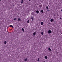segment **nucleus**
<instances>
[{"mask_svg":"<svg viewBox=\"0 0 62 62\" xmlns=\"http://www.w3.org/2000/svg\"><path fill=\"white\" fill-rule=\"evenodd\" d=\"M48 33H49V34L51 33L52 32V31L49 30L48 31Z\"/></svg>","mask_w":62,"mask_h":62,"instance_id":"f257e3e1","label":"nucleus"},{"mask_svg":"<svg viewBox=\"0 0 62 62\" xmlns=\"http://www.w3.org/2000/svg\"><path fill=\"white\" fill-rule=\"evenodd\" d=\"M48 49L49 51H50V52H52V50H51V49L50 48H49Z\"/></svg>","mask_w":62,"mask_h":62,"instance_id":"f03ea898","label":"nucleus"},{"mask_svg":"<svg viewBox=\"0 0 62 62\" xmlns=\"http://www.w3.org/2000/svg\"><path fill=\"white\" fill-rule=\"evenodd\" d=\"M36 32H34L33 33V35H35L36 34Z\"/></svg>","mask_w":62,"mask_h":62,"instance_id":"7ed1b4c3","label":"nucleus"},{"mask_svg":"<svg viewBox=\"0 0 62 62\" xmlns=\"http://www.w3.org/2000/svg\"><path fill=\"white\" fill-rule=\"evenodd\" d=\"M17 18H15L14 19V20L15 21H16V20H17Z\"/></svg>","mask_w":62,"mask_h":62,"instance_id":"20e7f679","label":"nucleus"},{"mask_svg":"<svg viewBox=\"0 0 62 62\" xmlns=\"http://www.w3.org/2000/svg\"><path fill=\"white\" fill-rule=\"evenodd\" d=\"M50 21L51 22H53V21H54V19H51Z\"/></svg>","mask_w":62,"mask_h":62,"instance_id":"39448f33","label":"nucleus"},{"mask_svg":"<svg viewBox=\"0 0 62 62\" xmlns=\"http://www.w3.org/2000/svg\"><path fill=\"white\" fill-rule=\"evenodd\" d=\"M41 25H42L43 24V23L42 22H41L40 23Z\"/></svg>","mask_w":62,"mask_h":62,"instance_id":"423d86ee","label":"nucleus"},{"mask_svg":"<svg viewBox=\"0 0 62 62\" xmlns=\"http://www.w3.org/2000/svg\"><path fill=\"white\" fill-rule=\"evenodd\" d=\"M10 27H12V28H13V26H12V25H10Z\"/></svg>","mask_w":62,"mask_h":62,"instance_id":"0eeeda50","label":"nucleus"},{"mask_svg":"<svg viewBox=\"0 0 62 62\" xmlns=\"http://www.w3.org/2000/svg\"><path fill=\"white\" fill-rule=\"evenodd\" d=\"M31 19H32V20L33 21L34 19V17H31Z\"/></svg>","mask_w":62,"mask_h":62,"instance_id":"6e6552de","label":"nucleus"},{"mask_svg":"<svg viewBox=\"0 0 62 62\" xmlns=\"http://www.w3.org/2000/svg\"><path fill=\"white\" fill-rule=\"evenodd\" d=\"M22 31L23 32H24V29H23V28H22Z\"/></svg>","mask_w":62,"mask_h":62,"instance_id":"1a4fd4ad","label":"nucleus"},{"mask_svg":"<svg viewBox=\"0 0 62 62\" xmlns=\"http://www.w3.org/2000/svg\"><path fill=\"white\" fill-rule=\"evenodd\" d=\"M25 61H27V58L25 59H24Z\"/></svg>","mask_w":62,"mask_h":62,"instance_id":"9d476101","label":"nucleus"},{"mask_svg":"<svg viewBox=\"0 0 62 62\" xmlns=\"http://www.w3.org/2000/svg\"><path fill=\"white\" fill-rule=\"evenodd\" d=\"M23 0H22L21 1V4H22V3H23Z\"/></svg>","mask_w":62,"mask_h":62,"instance_id":"9b49d317","label":"nucleus"},{"mask_svg":"<svg viewBox=\"0 0 62 62\" xmlns=\"http://www.w3.org/2000/svg\"><path fill=\"white\" fill-rule=\"evenodd\" d=\"M18 21H21V18H19L18 19Z\"/></svg>","mask_w":62,"mask_h":62,"instance_id":"f8f14e48","label":"nucleus"},{"mask_svg":"<svg viewBox=\"0 0 62 62\" xmlns=\"http://www.w3.org/2000/svg\"><path fill=\"white\" fill-rule=\"evenodd\" d=\"M37 61L38 62H39V58H38V60H37Z\"/></svg>","mask_w":62,"mask_h":62,"instance_id":"ddd939ff","label":"nucleus"},{"mask_svg":"<svg viewBox=\"0 0 62 62\" xmlns=\"http://www.w3.org/2000/svg\"><path fill=\"white\" fill-rule=\"evenodd\" d=\"M36 12L37 13H39V11H37Z\"/></svg>","mask_w":62,"mask_h":62,"instance_id":"4468645a","label":"nucleus"},{"mask_svg":"<svg viewBox=\"0 0 62 62\" xmlns=\"http://www.w3.org/2000/svg\"><path fill=\"white\" fill-rule=\"evenodd\" d=\"M45 58L46 59H47V56H46L45 57Z\"/></svg>","mask_w":62,"mask_h":62,"instance_id":"2eb2a0df","label":"nucleus"},{"mask_svg":"<svg viewBox=\"0 0 62 62\" xmlns=\"http://www.w3.org/2000/svg\"><path fill=\"white\" fill-rule=\"evenodd\" d=\"M41 12L42 13H43V10H42L41 11Z\"/></svg>","mask_w":62,"mask_h":62,"instance_id":"dca6fc26","label":"nucleus"},{"mask_svg":"<svg viewBox=\"0 0 62 62\" xmlns=\"http://www.w3.org/2000/svg\"><path fill=\"white\" fill-rule=\"evenodd\" d=\"M4 43V44H6L7 43V42L6 41H5Z\"/></svg>","mask_w":62,"mask_h":62,"instance_id":"f3484780","label":"nucleus"},{"mask_svg":"<svg viewBox=\"0 0 62 62\" xmlns=\"http://www.w3.org/2000/svg\"><path fill=\"white\" fill-rule=\"evenodd\" d=\"M46 8L47 9H49V8L48 7V6L46 7Z\"/></svg>","mask_w":62,"mask_h":62,"instance_id":"a211bd4d","label":"nucleus"},{"mask_svg":"<svg viewBox=\"0 0 62 62\" xmlns=\"http://www.w3.org/2000/svg\"><path fill=\"white\" fill-rule=\"evenodd\" d=\"M41 34L42 35H43V32H41Z\"/></svg>","mask_w":62,"mask_h":62,"instance_id":"6ab92c4d","label":"nucleus"},{"mask_svg":"<svg viewBox=\"0 0 62 62\" xmlns=\"http://www.w3.org/2000/svg\"><path fill=\"white\" fill-rule=\"evenodd\" d=\"M29 20H28L27 21V23H29Z\"/></svg>","mask_w":62,"mask_h":62,"instance_id":"aec40b11","label":"nucleus"},{"mask_svg":"<svg viewBox=\"0 0 62 62\" xmlns=\"http://www.w3.org/2000/svg\"><path fill=\"white\" fill-rule=\"evenodd\" d=\"M61 11H62V9L61 10Z\"/></svg>","mask_w":62,"mask_h":62,"instance_id":"412c9836","label":"nucleus"},{"mask_svg":"<svg viewBox=\"0 0 62 62\" xmlns=\"http://www.w3.org/2000/svg\"><path fill=\"white\" fill-rule=\"evenodd\" d=\"M40 8H41V6H40Z\"/></svg>","mask_w":62,"mask_h":62,"instance_id":"4be33fe9","label":"nucleus"},{"mask_svg":"<svg viewBox=\"0 0 62 62\" xmlns=\"http://www.w3.org/2000/svg\"><path fill=\"white\" fill-rule=\"evenodd\" d=\"M60 19H61V18H60Z\"/></svg>","mask_w":62,"mask_h":62,"instance_id":"5701e85b","label":"nucleus"},{"mask_svg":"<svg viewBox=\"0 0 62 62\" xmlns=\"http://www.w3.org/2000/svg\"><path fill=\"white\" fill-rule=\"evenodd\" d=\"M48 11H50V10H48Z\"/></svg>","mask_w":62,"mask_h":62,"instance_id":"b1692460","label":"nucleus"},{"mask_svg":"<svg viewBox=\"0 0 62 62\" xmlns=\"http://www.w3.org/2000/svg\"><path fill=\"white\" fill-rule=\"evenodd\" d=\"M30 0H29V1H30Z\"/></svg>","mask_w":62,"mask_h":62,"instance_id":"393cba45","label":"nucleus"},{"mask_svg":"<svg viewBox=\"0 0 62 62\" xmlns=\"http://www.w3.org/2000/svg\"><path fill=\"white\" fill-rule=\"evenodd\" d=\"M45 62L44 61V62Z\"/></svg>","mask_w":62,"mask_h":62,"instance_id":"a878e982","label":"nucleus"},{"mask_svg":"<svg viewBox=\"0 0 62 62\" xmlns=\"http://www.w3.org/2000/svg\"><path fill=\"white\" fill-rule=\"evenodd\" d=\"M1 0H0V1H1Z\"/></svg>","mask_w":62,"mask_h":62,"instance_id":"bb28decb","label":"nucleus"}]
</instances>
